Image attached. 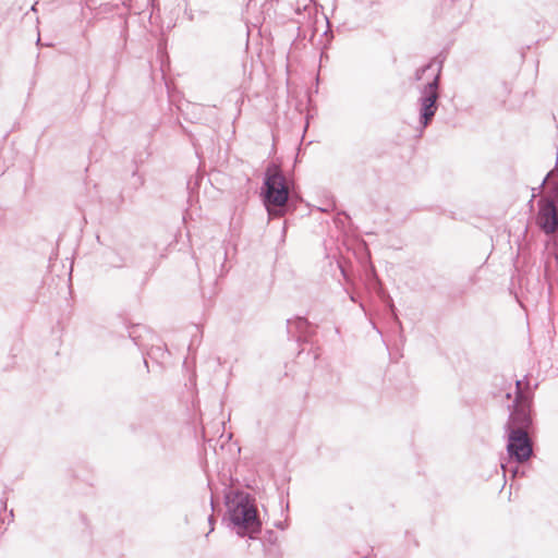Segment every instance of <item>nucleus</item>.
Masks as SVG:
<instances>
[{
    "label": "nucleus",
    "instance_id": "7ed1b4c3",
    "mask_svg": "<svg viewBox=\"0 0 558 558\" xmlns=\"http://www.w3.org/2000/svg\"><path fill=\"white\" fill-rule=\"evenodd\" d=\"M440 72L441 66L435 63H427L415 71V81L423 82L417 98L421 130L430 124L438 110Z\"/></svg>",
    "mask_w": 558,
    "mask_h": 558
},
{
    "label": "nucleus",
    "instance_id": "20e7f679",
    "mask_svg": "<svg viewBox=\"0 0 558 558\" xmlns=\"http://www.w3.org/2000/svg\"><path fill=\"white\" fill-rule=\"evenodd\" d=\"M291 182L286 178L280 167L274 162L265 170L260 195L270 218L282 217L289 201Z\"/></svg>",
    "mask_w": 558,
    "mask_h": 558
},
{
    "label": "nucleus",
    "instance_id": "39448f33",
    "mask_svg": "<svg viewBox=\"0 0 558 558\" xmlns=\"http://www.w3.org/2000/svg\"><path fill=\"white\" fill-rule=\"evenodd\" d=\"M558 186H554L549 194L538 199L536 225L545 234H553L558 230Z\"/></svg>",
    "mask_w": 558,
    "mask_h": 558
},
{
    "label": "nucleus",
    "instance_id": "f03ea898",
    "mask_svg": "<svg viewBox=\"0 0 558 558\" xmlns=\"http://www.w3.org/2000/svg\"><path fill=\"white\" fill-rule=\"evenodd\" d=\"M227 515L235 533L254 538L262 530L254 499L244 492H231L226 496Z\"/></svg>",
    "mask_w": 558,
    "mask_h": 558
},
{
    "label": "nucleus",
    "instance_id": "423d86ee",
    "mask_svg": "<svg viewBox=\"0 0 558 558\" xmlns=\"http://www.w3.org/2000/svg\"><path fill=\"white\" fill-rule=\"evenodd\" d=\"M288 332L291 333L293 329L300 333H304L308 328V322L303 317H295L287 320Z\"/></svg>",
    "mask_w": 558,
    "mask_h": 558
},
{
    "label": "nucleus",
    "instance_id": "f257e3e1",
    "mask_svg": "<svg viewBox=\"0 0 558 558\" xmlns=\"http://www.w3.org/2000/svg\"><path fill=\"white\" fill-rule=\"evenodd\" d=\"M532 426L530 399L521 390V381L515 383V399L506 424L507 451L519 463L527 461L533 453L529 430Z\"/></svg>",
    "mask_w": 558,
    "mask_h": 558
},
{
    "label": "nucleus",
    "instance_id": "0eeeda50",
    "mask_svg": "<svg viewBox=\"0 0 558 558\" xmlns=\"http://www.w3.org/2000/svg\"><path fill=\"white\" fill-rule=\"evenodd\" d=\"M388 306H389V310H390L393 318L396 320H398V317H397V314H396V307H395V304H393L392 300H389Z\"/></svg>",
    "mask_w": 558,
    "mask_h": 558
},
{
    "label": "nucleus",
    "instance_id": "1a4fd4ad",
    "mask_svg": "<svg viewBox=\"0 0 558 558\" xmlns=\"http://www.w3.org/2000/svg\"><path fill=\"white\" fill-rule=\"evenodd\" d=\"M550 174H551V171L548 172L547 175L545 177V179L542 181L541 187L545 185V183L547 182V180L550 177Z\"/></svg>",
    "mask_w": 558,
    "mask_h": 558
},
{
    "label": "nucleus",
    "instance_id": "6e6552de",
    "mask_svg": "<svg viewBox=\"0 0 558 558\" xmlns=\"http://www.w3.org/2000/svg\"><path fill=\"white\" fill-rule=\"evenodd\" d=\"M208 522H209V524H210V530H209V532H213V531H214V517H213V515H210V517L208 518Z\"/></svg>",
    "mask_w": 558,
    "mask_h": 558
}]
</instances>
